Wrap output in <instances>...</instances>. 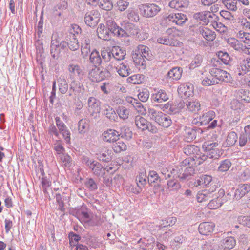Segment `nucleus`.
I'll return each instance as SVG.
<instances>
[{
    "label": "nucleus",
    "instance_id": "obj_6",
    "mask_svg": "<svg viewBox=\"0 0 250 250\" xmlns=\"http://www.w3.org/2000/svg\"><path fill=\"white\" fill-rule=\"evenodd\" d=\"M105 26L111 37L112 36L118 38H122V33L123 32L122 27L118 25L117 23L113 20H108L105 22Z\"/></svg>",
    "mask_w": 250,
    "mask_h": 250
},
{
    "label": "nucleus",
    "instance_id": "obj_34",
    "mask_svg": "<svg viewBox=\"0 0 250 250\" xmlns=\"http://www.w3.org/2000/svg\"><path fill=\"white\" fill-rule=\"evenodd\" d=\"M89 123L88 120L83 118L78 122V131L79 133L83 134L86 133L89 129Z\"/></svg>",
    "mask_w": 250,
    "mask_h": 250
},
{
    "label": "nucleus",
    "instance_id": "obj_58",
    "mask_svg": "<svg viewBox=\"0 0 250 250\" xmlns=\"http://www.w3.org/2000/svg\"><path fill=\"white\" fill-rule=\"evenodd\" d=\"M238 0H225L223 1L226 8L231 11H236L237 9Z\"/></svg>",
    "mask_w": 250,
    "mask_h": 250
},
{
    "label": "nucleus",
    "instance_id": "obj_12",
    "mask_svg": "<svg viewBox=\"0 0 250 250\" xmlns=\"http://www.w3.org/2000/svg\"><path fill=\"white\" fill-rule=\"evenodd\" d=\"M123 32L122 37H128L131 36H137L139 34V29L136 28L135 25L131 23L127 22L121 25Z\"/></svg>",
    "mask_w": 250,
    "mask_h": 250
},
{
    "label": "nucleus",
    "instance_id": "obj_25",
    "mask_svg": "<svg viewBox=\"0 0 250 250\" xmlns=\"http://www.w3.org/2000/svg\"><path fill=\"white\" fill-rule=\"evenodd\" d=\"M132 59L135 66L140 69L141 62V44L138 45L132 51Z\"/></svg>",
    "mask_w": 250,
    "mask_h": 250
},
{
    "label": "nucleus",
    "instance_id": "obj_29",
    "mask_svg": "<svg viewBox=\"0 0 250 250\" xmlns=\"http://www.w3.org/2000/svg\"><path fill=\"white\" fill-rule=\"evenodd\" d=\"M60 162L62 166L65 167L70 168L73 164V160L71 157L68 154L65 153L59 156Z\"/></svg>",
    "mask_w": 250,
    "mask_h": 250
},
{
    "label": "nucleus",
    "instance_id": "obj_60",
    "mask_svg": "<svg viewBox=\"0 0 250 250\" xmlns=\"http://www.w3.org/2000/svg\"><path fill=\"white\" fill-rule=\"evenodd\" d=\"M55 197L56 198V203L58 205V210L64 212L65 211L64 203L61 194L60 193H56Z\"/></svg>",
    "mask_w": 250,
    "mask_h": 250
},
{
    "label": "nucleus",
    "instance_id": "obj_59",
    "mask_svg": "<svg viewBox=\"0 0 250 250\" xmlns=\"http://www.w3.org/2000/svg\"><path fill=\"white\" fill-rule=\"evenodd\" d=\"M169 6L171 8L179 10L186 7V3L183 0H173L169 2Z\"/></svg>",
    "mask_w": 250,
    "mask_h": 250
},
{
    "label": "nucleus",
    "instance_id": "obj_1",
    "mask_svg": "<svg viewBox=\"0 0 250 250\" xmlns=\"http://www.w3.org/2000/svg\"><path fill=\"white\" fill-rule=\"evenodd\" d=\"M184 152L187 155H192L185 159L182 162V165H190L196 166L201 165L206 160V156H202L199 147L195 145H188L184 148Z\"/></svg>",
    "mask_w": 250,
    "mask_h": 250
},
{
    "label": "nucleus",
    "instance_id": "obj_10",
    "mask_svg": "<svg viewBox=\"0 0 250 250\" xmlns=\"http://www.w3.org/2000/svg\"><path fill=\"white\" fill-rule=\"evenodd\" d=\"M160 10V7L155 4H144L142 7V14L146 17H152Z\"/></svg>",
    "mask_w": 250,
    "mask_h": 250
},
{
    "label": "nucleus",
    "instance_id": "obj_21",
    "mask_svg": "<svg viewBox=\"0 0 250 250\" xmlns=\"http://www.w3.org/2000/svg\"><path fill=\"white\" fill-rule=\"evenodd\" d=\"M211 189L209 190H204L198 192L197 195V200L198 202H203L208 201L213 198L214 196V194H212V192L214 191L212 189L210 191Z\"/></svg>",
    "mask_w": 250,
    "mask_h": 250
},
{
    "label": "nucleus",
    "instance_id": "obj_26",
    "mask_svg": "<svg viewBox=\"0 0 250 250\" xmlns=\"http://www.w3.org/2000/svg\"><path fill=\"white\" fill-rule=\"evenodd\" d=\"M89 169L97 177H101L103 173H105V169L104 168L102 165L97 161L93 164L91 168H90Z\"/></svg>",
    "mask_w": 250,
    "mask_h": 250
},
{
    "label": "nucleus",
    "instance_id": "obj_32",
    "mask_svg": "<svg viewBox=\"0 0 250 250\" xmlns=\"http://www.w3.org/2000/svg\"><path fill=\"white\" fill-rule=\"evenodd\" d=\"M215 116V113L213 111H210L204 113L202 117L199 118L201 124L203 125H206L211 121Z\"/></svg>",
    "mask_w": 250,
    "mask_h": 250
},
{
    "label": "nucleus",
    "instance_id": "obj_52",
    "mask_svg": "<svg viewBox=\"0 0 250 250\" xmlns=\"http://www.w3.org/2000/svg\"><path fill=\"white\" fill-rule=\"evenodd\" d=\"M237 135L235 132H230L227 136L226 142L228 146H231L234 145L237 140Z\"/></svg>",
    "mask_w": 250,
    "mask_h": 250
},
{
    "label": "nucleus",
    "instance_id": "obj_11",
    "mask_svg": "<svg viewBox=\"0 0 250 250\" xmlns=\"http://www.w3.org/2000/svg\"><path fill=\"white\" fill-rule=\"evenodd\" d=\"M153 119L159 125L164 127H168L171 124L170 117L162 112H155Z\"/></svg>",
    "mask_w": 250,
    "mask_h": 250
},
{
    "label": "nucleus",
    "instance_id": "obj_35",
    "mask_svg": "<svg viewBox=\"0 0 250 250\" xmlns=\"http://www.w3.org/2000/svg\"><path fill=\"white\" fill-rule=\"evenodd\" d=\"M104 221L101 218L100 216L96 215L91 218H89L84 221V223L86 225L90 227L98 226L101 225Z\"/></svg>",
    "mask_w": 250,
    "mask_h": 250
},
{
    "label": "nucleus",
    "instance_id": "obj_15",
    "mask_svg": "<svg viewBox=\"0 0 250 250\" xmlns=\"http://www.w3.org/2000/svg\"><path fill=\"white\" fill-rule=\"evenodd\" d=\"M167 19L178 25H182L188 20L187 16L181 13H171L167 17Z\"/></svg>",
    "mask_w": 250,
    "mask_h": 250
},
{
    "label": "nucleus",
    "instance_id": "obj_20",
    "mask_svg": "<svg viewBox=\"0 0 250 250\" xmlns=\"http://www.w3.org/2000/svg\"><path fill=\"white\" fill-rule=\"evenodd\" d=\"M198 32L207 41H212L216 38V34L214 32L208 28L200 26L198 29Z\"/></svg>",
    "mask_w": 250,
    "mask_h": 250
},
{
    "label": "nucleus",
    "instance_id": "obj_48",
    "mask_svg": "<svg viewBox=\"0 0 250 250\" xmlns=\"http://www.w3.org/2000/svg\"><path fill=\"white\" fill-rule=\"evenodd\" d=\"M112 146V148L116 153H118L122 151H125L127 149L126 144L122 141L115 142Z\"/></svg>",
    "mask_w": 250,
    "mask_h": 250
},
{
    "label": "nucleus",
    "instance_id": "obj_14",
    "mask_svg": "<svg viewBox=\"0 0 250 250\" xmlns=\"http://www.w3.org/2000/svg\"><path fill=\"white\" fill-rule=\"evenodd\" d=\"M119 132L114 129H108L102 134L103 140L104 142L114 143L119 140Z\"/></svg>",
    "mask_w": 250,
    "mask_h": 250
},
{
    "label": "nucleus",
    "instance_id": "obj_27",
    "mask_svg": "<svg viewBox=\"0 0 250 250\" xmlns=\"http://www.w3.org/2000/svg\"><path fill=\"white\" fill-rule=\"evenodd\" d=\"M142 58H144L143 62H142V66H144L143 68H145L146 63L144 59L147 61L151 60L153 58V56L149 48L146 46L142 45Z\"/></svg>",
    "mask_w": 250,
    "mask_h": 250
},
{
    "label": "nucleus",
    "instance_id": "obj_51",
    "mask_svg": "<svg viewBox=\"0 0 250 250\" xmlns=\"http://www.w3.org/2000/svg\"><path fill=\"white\" fill-rule=\"evenodd\" d=\"M157 42L160 44L168 45L175 46V42L172 38L169 37L162 36L157 38Z\"/></svg>",
    "mask_w": 250,
    "mask_h": 250
},
{
    "label": "nucleus",
    "instance_id": "obj_61",
    "mask_svg": "<svg viewBox=\"0 0 250 250\" xmlns=\"http://www.w3.org/2000/svg\"><path fill=\"white\" fill-rule=\"evenodd\" d=\"M202 60L203 57L202 55L200 54L197 55L191 62L189 68L190 69H194L196 67L200 66L202 62Z\"/></svg>",
    "mask_w": 250,
    "mask_h": 250
},
{
    "label": "nucleus",
    "instance_id": "obj_22",
    "mask_svg": "<svg viewBox=\"0 0 250 250\" xmlns=\"http://www.w3.org/2000/svg\"><path fill=\"white\" fill-rule=\"evenodd\" d=\"M68 70L70 75H77L79 77V79H83L84 73L79 65L70 64L68 66Z\"/></svg>",
    "mask_w": 250,
    "mask_h": 250
},
{
    "label": "nucleus",
    "instance_id": "obj_63",
    "mask_svg": "<svg viewBox=\"0 0 250 250\" xmlns=\"http://www.w3.org/2000/svg\"><path fill=\"white\" fill-rule=\"evenodd\" d=\"M68 43V47L72 51L77 50L80 47L79 42L76 37H73L72 40H70Z\"/></svg>",
    "mask_w": 250,
    "mask_h": 250
},
{
    "label": "nucleus",
    "instance_id": "obj_31",
    "mask_svg": "<svg viewBox=\"0 0 250 250\" xmlns=\"http://www.w3.org/2000/svg\"><path fill=\"white\" fill-rule=\"evenodd\" d=\"M178 92L182 96L189 97L192 94L193 91L192 87L188 85H181L178 88Z\"/></svg>",
    "mask_w": 250,
    "mask_h": 250
},
{
    "label": "nucleus",
    "instance_id": "obj_41",
    "mask_svg": "<svg viewBox=\"0 0 250 250\" xmlns=\"http://www.w3.org/2000/svg\"><path fill=\"white\" fill-rule=\"evenodd\" d=\"M132 132L130 128L127 126H125L121 128L119 136L127 140H129L132 137Z\"/></svg>",
    "mask_w": 250,
    "mask_h": 250
},
{
    "label": "nucleus",
    "instance_id": "obj_42",
    "mask_svg": "<svg viewBox=\"0 0 250 250\" xmlns=\"http://www.w3.org/2000/svg\"><path fill=\"white\" fill-rule=\"evenodd\" d=\"M98 156V159L99 161L104 162L108 163L111 161L112 159V153L111 151L109 150L100 153Z\"/></svg>",
    "mask_w": 250,
    "mask_h": 250
},
{
    "label": "nucleus",
    "instance_id": "obj_64",
    "mask_svg": "<svg viewBox=\"0 0 250 250\" xmlns=\"http://www.w3.org/2000/svg\"><path fill=\"white\" fill-rule=\"evenodd\" d=\"M127 101L133 106L137 112L141 111V102L138 99L130 97L127 98Z\"/></svg>",
    "mask_w": 250,
    "mask_h": 250
},
{
    "label": "nucleus",
    "instance_id": "obj_3",
    "mask_svg": "<svg viewBox=\"0 0 250 250\" xmlns=\"http://www.w3.org/2000/svg\"><path fill=\"white\" fill-rule=\"evenodd\" d=\"M100 13L97 10H93L87 12L84 17V21L86 25L92 28L98 25L100 20Z\"/></svg>",
    "mask_w": 250,
    "mask_h": 250
},
{
    "label": "nucleus",
    "instance_id": "obj_56",
    "mask_svg": "<svg viewBox=\"0 0 250 250\" xmlns=\"http://www.w3.org/2000/svg\"><path fill=\"white\" fill-rule=\"evenodd\" d=\"M213 199L211 200L208 204V208L211 209H215L218 208L222 205L221 198H218V197H214Z\"/></svg>",
    "mask_w": 250,
    "mask_h": 250
},
{
    "label": "nucleus",
    "instance_id": "obj_24",
    "mask_svg": "<svg viewBox=\"0 0 250 250\" xmlns=\"http://www.w3.org/2000/svg\"><path fill=\"white\" fill-rule=\"evenodd\" d=\"M57 82L59 92L62 94H67L69 90V84L66 80L63 77H60L57 79Z\"/></svg>",
    "mask_w": 250,
    "mask_h": 250
},
{
    "label": "nucleus",
    "instance_id": "obj_37",
    "mask_svg": "<svg viewBox=\"0 0 250 250\" xmlns=\"http://www.w3.org/2000/svg\"><path fill=\"white\" fill-rule=\"evenodd\" d=\"M186 104L190 112H196L200 109V104L197 101H187Z\"/></svg>",
    "mask_w": 250,
    "mask_h": 250
},
{
    "label": "nucleus",
    "instance_id": "obj_50",
    "mask_svg": "<svg viewBox=\"0 0 250 250\" xmlns=\"http://www.w3.org/2000/svg\"><path fill=\"white\" fill-rule=\"evenodd\" d=\"M153 98L156 102H162L167 101L168 99V96L164 90H160L153 95Z\"/></svg>",
    "mask_w": 250,
    "mask_h": 250
},
{
    "label": "nucleus",
    "instance_id": "obj_54",
    "mask_svg": "<svg viewBox=\"0 0 250 250\" xmlns=\"http://www.w3.org/2000/svg\"><path fill=\"white\" fill-rule=\"evenodd\" d=\"M187 166H188V165H187ZM188 167L184 169V171L182 173V180L188 179L189 177L194 173L195 170L193 167V166L190 165H188Z\"/></svg>",
    "mask_w": 250,
    "mask_h": 250
},
{
    "label": "nucleus",
    "instance_id": "obj_43",
    "mask_svg": "<svg viewBox=\"0 0 250 250\" xmlns=\"http://www.w3.org/2000/svg\"><path fill=\"white\" fill-rule=\"evenodd\" d=\"M187 165L184 164L182 165V162L181 165L177 167L176 168H173L170 170V173L173 178H178L180 180H182V173L184 171V167H185Z\"/></svg>",
    "mask_w": 250,
    "mask_h": 250
},
{
    "label": "nucleus",
    "instance_id": "obj_4",
    "mask_svg": "<svg viewBox=\"0 0 250 250\" xmlns=\"http://www.w3.org/2000/svg\"><path fill=\"white\" fill-rule=\"evenodd\" d=\"M69 213L70 215L76 217L80 221L83 220L84 222L90 217L88 208L86 205H84L72 209L70 211Z\"/></svg>",
    "mask_w": 250,
    "mask_h": 250
},
{
    "label": "nucleus",
    "instance_id": "obj_23",
    "mask_svg": "<svg viewBox=\"0 0 250 250\" xmlns=\"http://www.w3.org/2000/svg\"><path fill=\"white\" fill-rule=\"evenodd\" d=\"M90 62L94 67H99L102 63V58L99 52L94 49L92 50L89 55Z\"/></svg>",
    "mask_w": 250,
    "mask_h": 250
},
{
    "label": "nucleus",
    "instance_id": "obj_16",
    "mask_svg": "<svg viewBox=\"0 0 250 250\" xmlns=\"http://www.w3.org/2000/svg\"><path fill=\"white\" fill-rule=\"evenodd\" d=\"M97 34L98 37L104 41H110L111 39V36L105 24L100 23L97 28Z\"/></svg>",
    "mask_w": 250,
    "mask_h": 250
},
{
    "label": "nucleus",
    "instance_id": "obj_18",
    "mask_svg": "<svg viewBox=\"0 0 250 250\" xmlns=\"http://www.w3.org/2000/svg\"><path fill=\"white\" fill-rule=\"evenodd\" d=\"M249 192H250V185L246 184H240L235 190L234 197L236 199L239 200Z\"/></svg>",
    "mask_w": 250,
    "mask_h": 250
},
{
    "label": "nucleus",
    "instance_id": "obj_5",
    "mask_svg": "<svg viewBox=\"0 0 250 250\" xmlns=\"http://www.w3.org/2000/svg\"><path fill=\"white\" fill-rule=\"evenodd\" d=\"M210 74L212 76L216 78L219 81L226 83H231L232 77L227 71L217 68H212L210 70Z\"/></svg>",
    "mask_w": 250,
    "mask_h": 250
},
{
    "label": "nucleus",
    "instance_id": "obj_47",
    "mask_svg": "<svg viewBox=\"0 0 250 250\" xmlns=\"http://www.w3.org/2000/svg\"><path fill=\"white\" fill-rule=\"evenodd\" d=\"M85 244L90 249H96L99 247V244L97 238L93 236H89L85 239Z\"/></svg>",
    "mask_w": 250,
    "mask_h": 250
},
{
    "label": "nucleus",
    "instance_id": "obj_28",
    "mask_svg": "<svg viewBox=\"0 0 250 250\" xmlns=\"http://www.w3.org/2000/svg\"><path fill=\"white\" fill-rule=\"evenodd\" d=\"M151 104H142V115L146 116V117H149L150 119H153L156 111L151 108Z\"/></svg>",
    "mask_w": 250,
    "mask_h": 250
},
{
    "label": "nucleus",
    "instance_id": "obj_46",
    "mask_svg": "<svg viewBox=\"0 0 250 250\" xmlns=\"http://www.w3.org/2000/svg\"><path fill=\"white\" fill-rule=\"evenodd\" d=\"M102 9L110 11L112 9L113 5L111 0H98L97 3Z\"/></svg>",
    "mask_w": 250,
    "mask_h": 250
},
{
    "label": "nucleus",
    "instance_id": "obj_7",
    "mask_svg": "<svg viewBox=\"0 0 250 250\" xmlns=\"http://www.w3.org/2000/svg\"><path fill=\"white\" fill-rule=\"evenodd\" d=\"M91 39L89 34H83L80 40L82 54L87 56L90 52Z\"/></svg>",
    "mask_w": 250,
    "mask_h": 250
},
{
    "label": "nucleus",
    "instance_id": "obj_17",
    "mask_svg": "<svg viewBox=\"0 0 250 250\" xmlns=\"http://www.w3.org/2000/svg\"><path fill=\"white\" fill-rule=\"evenodd\" d=\"M111 53L113 57V59L121 61L125 59L126 51L125 49L119 46H113L111 48Z\"/></svg>",
    "mask_w": 250,
    "mask_h": 250
},
{
    "label": "nucleus",
    "instance_id": "obj_44",
    "mask_svg": "<svg viewBox=\"0 0 250 250\" xmlns=\"http://www.w3.org/2000/svg\"><path fill=\"white\" fill-rule=\"evenodd\" d=\"M84 186L90 191H95L98 189V184L92 178H86Z\"/></svg>",
    "mask_w": 250,
    "mask_h": 250
},
{
    "label": "nucleus",
    "instance_id": "obj_13",
    "mask_svg": "<svg viewBox=\"0 0 250 250\" xmlns=\"http://www.w3.org/2000/svg\"><path fill=\"white\" fill-rule=\"evenodd\" d=\"M203 130L200 128H186L184 133V139L188 142H191L196 137L197 134H201Z\"/></svg>",
    "mask_w": 250,
    "mask_h": 250
},
{
    "label": "nucleus",
    "instance_id": "obj_45",
    "mask_svg": "<svg viewBox=\"0 0 250 250\" xmlns=\"http://www.w3.org/2000/svg\"><path fill=\"white\" fill-rule=\"evenodd\" d=\"M104 113L106 117L110 120L115 121V119L117 118L116 112L114 111L113 108L109 105H106L105 106Z\"/></svg>",
    "mask_w": 250,
    "mask_h": 250
},
{
    "label": "nucleus",
    "instance_id": "obj_33",
    "mask_svg": "<svg viewBox=\"0 0 250 250\" xmlns=\"http://www.w3.org/2000/svg\"><path fill=\"white\" fill-rule=\"evenodd\" d=\"M210 15H211V12L206 11L195 14L193 17L196 20L202 21L205 24L207 25V22L209 18L208 17L210 16Z\"/></svg>",
    "mask_w": 250,
    "mask_h": 250
},
{
    "label": "nucleus",
    "instance_id": "obj_2",
    "mask_svg": "<svg viewBox=\"0 0 250 250\" xmlns=\"http://www.w3.org/2000/svg\"><path fill=\"white\" fill-rule=\"evenodd\" d=\"M82 79H76L74 78L71 79L69 83V90L65 96L67 98L69 97H80L83 95L85 89Z\"/></svg>",
    "mask_w": 250,
    "mask_h": 250
},
{
    "label": "nucleus",
    "instance_id": "obj_40",
    "mask_svg": "<svg viewBox=\"0 0 250 250\" xmlns=\"http://www.w3.org/2000/svg\"><path fill=\"white\" fill-rule=\"evenodd\" d=\"M68 238L69 240V244L72 247H74L77 244L79 243V241L81 239V236L79 234L73 231L69 232Z\"/></svg>",
    "mask_w": 250,
    "mask_h": 250
},
{
    "label": "nucleus",
    "instance_id": "obj_9",
    "mask_svg": "<svg viewBox=\"0 0 250 250\" xmlns=\"http://www.w3.org/2000/svg\"><path fill=\"white\" fill-rule=\"evenodd\" d=\"M87 104L89 107V110L91 112V116L97 117V114H99L101 110L100 104L101 102L99 100L94 97H90L87 101Z\"/></svg>",
    "mask_w": 250,
    "mask_h": 250
},
{
    "label": "nucleus",
    "instance_id": "obj_8",
    "mask_svg": "<svg viewBox=\"0 0 250 250\" xmlns=\"http://www.w3.org/2000/svg\"><path fill=\"white\" fill-rule=\"evenodd\" d=\"M229 233L223 234L222 239L220 242V247L223 250H231L236 245V240L234 237L229 236Z\"/></svg>",
    "mask_w": 250,
    "mask_h": 250
},
{
    "label": "nucleus",
    "instance_id": "obj_30",
    "mask_svg": "<svg viewBox=\"0 0 250 250\" xmlns=\"http://www.w3.org/2000/svg\"><path fill=\"white\" fill-rule=\"evenodd\" d=\"M118 73L120 76L125 77H127L130 74V69L129 66L124 63H120L117 67H115Z\"/></svg>",
    "mask_w": 250,
    "mask_h": 250
},
{
    "label": "nucleus",
    "instance_id": "obj_38",
    "mask_svg": "<svg viewBox=\"0 0 250 250\" xmlns=\"http://www.w3.org/2000/svg\"><path fill=\"white\" fill-rule=\"evenodd\" d=\"M99 71L100 67H94L91 69L88 73L89 78L90 80L93 82H99L100 77H99Z\"/></svg>",
    "mask_w": 250,
    "mask_h": 250
},
{
    "label": "nucleus",
    "instance_id": "obj_57",
    "mask_svg": "<svg viewBox=\"0 0 250 250\" xmlns=\"http://www.w3.org/2000/svg\"><path fill=\"white\" fill-rule=\"evenodd\" d=\"M116 112L121 119L124 120L128 117L129 111L125 106H119L116 109Z\"/></svg>",
    "mask_w": 250,
    "mask_h": 250
},
{
    "label": "nucleus",
    "instance_id": "obj_39",
    "mask_svg": "<svg viewBox=\"0 0 250 250\" xmlns=\"http://www.w3.org/2000/svg\"><path fill=\"white\" fill-rule=\"evenodd\" d=\"M113 68L112 65H108L106 68H103V70H101L100 69L99 71V77H100V82L104 80L105 79H107L111 77V73L110 69Z\"/></svg>",
    "mask_w": 250,
    "mask_h": 250
},
{
    "label": "nucleus",
    "instance_id": "obj_49",
    "mask_svg": "<svg viewBox=\"0 0 250 250\" xmlns=\"http://www.w3.org/2000/svg\"><path fill=\"white\" fill-rule=\"evenodd\" d=\"M182 75V70L180 68L175 67L171 69L167 73V76L173 80H179Z\"/></svg>",
    "mask_w": 250,
    "mask_h": 250
},
{
    "label": "nucleus",
    "instance_id": "obj_62",
    "mask_svg": "<svg viewBox=\"0 0 250 250\" xmlns=\"http://www.w3.org/2000/svg\"><path fill=\"white\" fill-rule=\"evenodd\" d=\"M231 165V163L229 160H225L221 162L218 170L220 172L227 171L229 169Z\"/></svg>",
    "mask_w": 250,
    "mask_h": 250
},
{
    "label": "nucleus",
    "instance_id": "obj_19",
    "mask_svg": "<svg viewBox=\"0 0 250 250\" xmlns=\"http://www.w3.org/2000/svg\"><path fill=\"white\" fill-rule=\"evenodd\" d=\"M214 227L215 225L212 223L203 222L199 225L198 229L201 234L207 235L213 231Z\"/></svg>",
    "mask_w": 250,
    "mask_h": 250
},
{
    "label": "nucleus",
    "instance_id": "obj_36",
    "mask_svg": "<svg viewBox=\"0 0 250 250\" xmlns=\"http://www.w3.org/2000/svg\"><path fill=\"white\" fill-rule=\"evenodd\" d=\"M146 129L152 133H155L158 130L157 128L155 126L152 125L149 122L142 117V130Z\"/></svg>",
    "mask_w": 250,
    "mask_h": 250
},
{
    "label": "nucleus",
    "instance_id": "obj_55",
    "mask_svg": "<svg viewBox=\"0 0 250 250\" xmlns=\"http://www.w3.org/2000/svg\"><path fill=\"white\" fill-rule=\"evenodd\" d=\"M237 94L242 100L250 102V92L249 90L240 89L238 90Z\"/></svg>",
    "mask_w": 250,
    "mask_h": 250
},
{
    "label": "nucleus",
    "instance_id": "obj_53",
    "mask_svg": "<svg viewBox=\"0 0 250 250\" xmlns=\"http://www.w3.org/2000/svg\"><path fill=\"white\" fill-rule=\"evenodd\" d=\"M177 218L175 217H170L166 218L161 221L162 223L159 225V227L161 229L167 226H172L175 224Z\"/></svg>",
    "mask_w": 250,
    "mask_h": 250
}]
</instances>
